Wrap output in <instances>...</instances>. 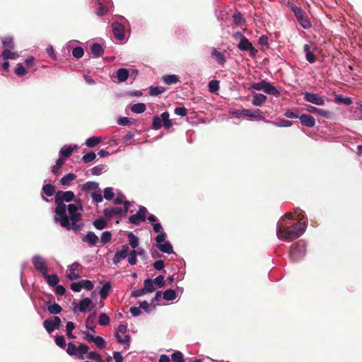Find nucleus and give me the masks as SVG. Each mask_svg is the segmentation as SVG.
<instances>
[{
	"label": "nucleus",
	"mask_w": 362,
	"mask_h": 362,
	"mask_svg": "<svg viewBox=\"0 0 362 362\" xmlns=\"http://www.w3.org/2000/svg\"><path fill=\"white\" fill-rule=\"evenodd\" d=\"M115 337L118 343L122 344L124 349L129 346L130 337L127 334V326L126 325H119L117 329Z\"/></svg>",
	"instance_id": "0eeeda50"
},
{
	"label": "nucleus",
	"mask_w": 362,
	"mask_h": 362,
	"mask_svg": "<svg viewBox=\"0 0 362 362\" xmlns=\"http://www.w3.org/2000/svg\"><path fill=\"white\" fill-rule=\"evenodd\" d=\"M267 100V96L261 93H255L253 96L252 103L255 106H261Z\"/></svg>",
	"instance_id": "c85d7f7f"
},
{
	"label": "nucleus",
	"mask_w": 362,
	"mask_h": 362,
	"mask_svg": "<svg viewBox=\"0 0 362 362\" xmlns=\"http://www.w3.org/2000/svg\"><path fill=\"white\" fill-rule=\"evenodd\" d=\"M60 323V318L59 317H54L52 319L45 320L43 325L47 332L48 333H51L54 329H59Z\"/></svg>",
	"instance_id": "ddd939ff"
},
{
	"label": "nucleus",
	"mask_w": 362,
	"mask_h": 362,
	"mask_svg": "<svg viewBox=\"0 0 362 362\" xmlns=\"http://www.w3.org/2000/svg\"><path fill=\"white\" fill-rule=\"evenodd\" d=\"M264 91L267 94L276 96H278L280 94L276 88L267 81L265 83Z\"/></svg>",
	"instance_id": "7c9ffc66"
},
{
	"label": "nucleus",
	"mask_w": 362,
	"mask_h": 362,
	"mask_svg": "<svg viewBox=\"0 0 362 362\" xmlns=\"http://www.w3.org/2000/svg\"><path fill=\"white\" fill-rule=\"evenodd\" d=\"M302 212L298 215L299 220H292L293 215L291 213L286 214V218H282L277 223L276 235L283 240H293L299 238L305 232L306 223L305 221H300L303 218L300 216Z\"/></svg>",
	"instance_id": "f257e3e1"
},
{
	"label": "nucleus",
	"mask_w": 362,
	"mask_h": 362,
	"mask_svg": "<svg viewBox=\"0 0 362 362\" xmlns=\"http://www.w3.org/2000/svg\"><path fill=\"white\" fill-rule=\"evenodd\" d=\"M98 187V184L95 182H87L82 187V189L85 192L95 191Z\"/></svg>",
	"instance_id": "4c0bfd02"
},
{
	"label": "nucleus",
	"mask_w": 362,
	"mask_h": 362,
	"mask_svg": "<svg viewBox=\"0 0 362 362\" xmlns=\"http://www.w3.org/2000/svg\"><path fill=\"white\" fill-rule=\"evenodd\" d=\"M32 263L35 269L40 272L42 276H47L48 268L47 262L44 257L38 255H34L32 257Z\"/></svg>",
	"instance_id": "9d476101"
},
{
	"label": "nucleus",
	"mask_w": 362,
	"mask_h": 362,
	"mask_svg": "<svg viewBox=\"0 0 362 362\" xmlns=\"http://www.w3.org/2000/svg\"><path fill=\"white\" fill-rule=\"evenodd\" d=\"M2 43L4 47V49H13L14 48L13 38L10 36L5 37L2 40Z\"/></svg>",
	"instance_id": "09e8293b"
},
{
	"label": "nucleus",
	"mask_w": 362,
	"mask_h": 362,
	"mask_svg": "<svg viewBox=\"0 0 362 362\" xmlns=\"http://www.w3.org/2000/svg\"><path fill=\"white\" fill-rule=\"evenodd\" d=\"M27 69H28L26 68V66H24L22 64L19 63L17 64V66L15 69L14 72L18 76H23L25 74H27Z\"/></svg>",
	"instance_id": "c03bdc74"
},
{
	"label": "nucleus",
	"mask_w": 362,
	"mask_h": 362,
	"mask_svg": "<svg viewBox=\"0 0 362 362\" xmlns=\"http://www.w3.org/2000/svg\"><path fill=\"white\" fill-rule=\"evenodd\" d=\"M92 300L88 298H84L81 299L78 305H76L74 308V312L79 310L81 312H85L91 305Z\"/></svg>",
	"instance_id": "412c9836"
},
{
	"label": "nucleus",
	"mask_w": 362,
	"mask_h": 362,
	"mask_svg": "<svg viewBox=\"0 0 362 362\" xmlns=\"http://www.w3.org/2000/svg\"><path fill=\"white\" fill-rule=\"evenodd\" d=\"M88 329H90L91 331V333L88 332H83V334H84V339L90 342H93L95 339V330L93 328H90L88 325H86Z\"/></svg>",
	"instance_id": "6e6d98bb"
},
{
	"label": "nucleus",
	"mask_w": 362,
	"mask_h": 362,
	"mask_svg": "<svg viewBox=\"0 0 362 362\" xmlns=\"http://www.w3.org/2000/svg\"><path fill=\"white\" fill-rule=\"evenodd\" d=\"M146 105L142 103L134 104L131 107L132 111L136 114L143 113L146 110Z\"/></svg>",
	"instance_id": "c9c22d12"
},
{
	"label": "nucleus",
	"mask_w": 362,
	"mask_h": 362,
	"mask_svg": "<svg viewBox=\"0 0 362 362\" xmlns=\"http://www.w3.org/2000/svg\"><path fill=\"white\" fill-rule=\"evenodd\" d=\"M76 176L74 174L69 173L64 175L60 180V183L62 185H69L71 181L75 180Z\"/></svg>",
	"instance_id": "a19ab883"
},
{
	"label": "nucleus",
	"mask_w": 362,
	"mask_h": 362,
	"mask_svg": "<svg viewBox=\"0 0 362 362\" xmlns=\"http://www.w3.org/2000/svg\"><path fill=\"white\" fill-rule=\"evenodd\" d=\"M156 287L154 285L153 281L150 279H147L144 282V289L146 291V293H151L156 290Z\"/></svg>",
	"instance_id": "f704fd0d"
},
{
	"label": "nucleus",
	"mask_w": 362,
	"mask_h": 362,
	"mask_svg": "<svg viewBox=\"0 0 362 362\" xmlns=\"http://www.w3.org/2000/svg\"><path fill=\"white\" fill-rule=\"evenodd\" d=\"M173 125L172 121L169 119L168 112H163L160 116H156L153 119V128L156 130L159 129L162 126L165 129H169Z\"/></svg>",
	"instance_id": "6e6552de"
},
{
	"label": "nucleus",
	"mask_w": 362,
	"mask_h": 362,
	"mask_svg": "<svg viewBox=\"0 0 362 362\" xmlns=\"http://www.w3.org/2000/svg\"><path fill=\"white\" fill-rule=\"evenodd\" d=\"M78 146L77 145L64 146V147H62L61 148V150L59 151V154L62 157L68 158L71 155L74 150H76V149H78Z\"/></svg>",
	"instance_id": "a878e982"
},
{
	"label": "nucleus",
	"mask_w": 362,
	"mask_h": 362,
	"mask_svg": "<svg viewBox=\"0 0 362 362\" xmlns=\"http://www.w3.org/2000/svg\"><path fill=\"white\" fill-rule=\"evenodd\" d=\"M91 197L93 200L96 203L102 202L103 200L101 190L99 188L92 192Z\"/></svg>",
	"instance_id": "49530a36"
},
{
	"label": "nucleus",
	"mask_w": 362,
	"mask_h": 362,
	"mask_svg": "<svg viewBox=\"0 0 362 362\" xmlns=\"http://www.w3.org/2000/svg\"><path fill=\"white\" fill-rule=\"evenodd\" d=\"M287 5L293 12L298 22L304 29H309L312 27V23L305 11L291 1H288Z\"/></svg>",
	"instance_id": "20e7f679"
},
{
	"label": "nucleus",
	"mask_w": 362,
	"mask_h": 362,
	"mask_svg": "<svg viewBox=\"0 0 362 362\" xmlns=\"http://www.w3.org/2000/svg\"><path fill=\"white\" fill-rule=\"evenodd\" d=\"M303 50L304 52L305 53L306 59L311 64L315 63L317 60V58L313 54V50L311 49V45L308 44L304 45Z\"/></svg>",
	"instance_id": "393cba45"
},
{
	"label": "nucleus",
	"mask_w": 362,
	"mask_h": 362,
	"mask_svg": "<svg viewBox=\"0 0 362 362\" xmlns=\"http://www.w3.org/2000/svg\"><path fill=\"white\" fill-rule=\"evenodd\" d=\"M42 190L43 192L48 197L52 196L55 192V188L51 184L44 185Z\"/></svg>",
	"instance_id": "8fccbe9b"
},
{
	"label": "nucleus",
	"mask_w": 362,
	"mask_h": 362,
	"mask_svg": "<svg viewBox=\"0 0 362 362\" xmlns=\"http://www.w3.org/2000/svg\"><path fill=\"white\" fill-rule=\"evenodd\" d=\"M163 293V298L167 301L173 300L176 298L177 294L173 289H168Z\"/></svg>",
	"instance_id": "e433bc0d"
},
{
	"label": "nucleus",
	"mask_w": 362,
	"mask_h": 362,
	"mask_svg": "<svg viewBox=\"0 0 362 362\" xmlns=\"http://www.w3.org/2000/svg\"><path fill=\"white\" fill-rule=\"evenodd\" d=\"M211 56L216 59L217 63L220 65H223L226 62V57L221 52L218 51L215 48H214L211 52Z\"/></svg>",
	"instance_id": "bb28decb"
},
{
	"label": "nucleus",
	"mask_w": 362,
	"mask_h": 362,
	"mask_svg": "<svg viewBox=\"0 0 362 362\" xmlns=\"http://www.w3.org/2000/svg\"><path fill=\"white\" fill-rule=\"evenodd\" d=\"M80 281H81L82 288H86L88 291H90L94 287V284H93V282L89 280L82 279Z\"/></svg>",
	"instance_id": "0e129e2a"
},
{
	"label": "nucleus",
	"mask_w": 362,
	"mask_h": 362,
	"mask_svg": "<svg viewBox=\"0 0 362 362\" xmlns=\"http://www.w3.org/2000/svg\"><path fill=\"white\" fill-rule=\"evenodd\" d=\"M77 356L79 359H83V355L88 354V347L86 345L81 344L77 346Z\"/></svg>",
	"instance_id": "79ce46f5"
},
{
	"label": "nucleus",
	"mask_w": 362,
	"mask_h": 362,
	"mask_svg": "<svg viewBox=\"0 0 362 362\" xmlns=\"http://www.w3.org/2000/svg\"><path fill=\"white\" fill-rule=\"evenodd\" d=\"M166 234L158 235L155 240L156 242L157 248L162 252L171 254L173 253V246L169 241H166Z\"/></svg>",
	"instance_id": "1a4fd4ad"
},
{
	"label": "nucleus",
	"mask_w": 362,
	"mask_h": 362,
	"mask_svg": "<svg viewBox=\"0 0 362 362\" xmlns=\"http://www.w3.org/2000/svg\"><path fill=\"white\" fill-rule=\"evenodd\" d=\"M75 195L72 191H58L55 194L54 202L57 205L54 209V221L59 223L61 226H69L65 218V209L66 205L64 202H70L74 199Z\"/></svg>",
	"instance_id": "7ed1b4c3"
},
{
	"label": "nucleus",
	"mask_w": 362,
	"mask_h": 362,
	"mask_svg": "<svg viewBox=\"0 0 362 362\" xmlns=\"http://www.w3.org/2000/svg\"><path fill=\"white\" fill-rule=\"evenodd\" d=\"M98 8H96V13L98 16H103L107 13L108 8V4L110 3V0H96Z\"/></svg>",
	"instance_id": "4be33fe9"
},
{
	"label": "nucleus",
	"mask_w": 362,
	"mask_h": 362,
	"mask_svg": "<svg viewBox=\"0 0 362 362\" xmlns=\"http://www.w3.org/2000/svg\"><path fill=\"white\" fill-rule=\"evenodd\" d=\"M130 206L129 202H125L124 205L115 206L113 207L106 208L104 209L105 216L108 218H112L116 215L124 216Z\"/></svg>",
	"instance_id": "423d86ee"
},
{
	"label": "nucleus",
	"mask_w": 362,
	"mask_h": 362,
	"mask_svg": "<svg viewBox=\"0 0 362 362\" xmlns=\"http://www.w3.org/2000/svg\"><path fill=\"white\" fill-rule=\"evenodd\" d=\"M148 221L152 224L153 230L158 235L166 234L163 229L161 224L158 222V218L153 214H151L147 217Z\"/></svg>",
	"instance_id": "a211bd4d"
},
{
	"label": "nucleus",
	"mask_w": 362,
	"mask_h": 362,
	"mask_svg": "<svg viewBox=\"0 0 362 362\" xmlns=\"http://www.w3.org/2000/svg\"><path fill=\"white\" fill-rule=\"evenodd\" d=\"M93 343H94L99 349H103L106 346L105 341L99 336L95 337Z\"/></svg>",
	"instance_id": "680f3d73"
},
{
	"label": "nucleus",
	"mask_w": 362,
	"mask_h": 362,
	"mask_svg": "<svg viewBox=\"0 0 362 362\" xmlns=\"http://www.w3.org/2000/svg\"><path fill=\"white\" fill-rule=\"evenodd\" d=\"M79 43V42L78 40H70L68 42H66V44L65 45L64 47V52H66V50L67 51V52H69L71 49H74V47H76L77 45Z\"/></svg>",
	"instance_id": "864d4df0"
},
{
	"label": "nucleus",
	"mask_w": 362,
	"mask_h": 362,
	"mask_svg": "<svg viewBox=\"0 0 362 362\" xmlns=\"http://www.w3.org/2000/svg\"><path fill=\"white\" fill-rule=\"evenodd\" d=\"M238 48L242 51L249 52L251 57L256 56L257 53V50L253 47L247 37H244L243 40L239 42Z\"/></svg>",
	"instance_id": "9b49d317"
},
{
	"label": "nucleus",
	"mask_w": 362,
	"mask_h": 362,
	"mask_svg": "<svg viewBox=\"0 0 362 362\" xmlns=\"http://www.w3.org/2000/svg\"><path fill=\"white\" fill-rule=\"evenodd\" d=\"M242 114L245 116L253 117L259 120H263L268 122V121H267L265 118L260 114L259 110H252L250 109H243Z\"/></svg>",
	"instance_id": "aec40b11"
},
{
	"label": "nucleus",
	"mask_w": 362,
	"mask_h": 362,
	"mask_svg": "<svg viewBox=\"0 0 362 362\" xmlns=\"http://www.w3.org/2000/svg\"><path fill=\"white\" fill-rule=\"evenodd\" d=\"M98 322L100 326H107L110 323V318L105 313H101L99 315Z\"/></svg>",
	"instance_id": "3c124183"
},
{
	"label": "nucleus",
	"mask_w": 362,
	"mask_h": 362,
	"mask_svg": "<svg viewBox=\"0 0 362 362\" xmlns=\"http://www.w3.org/2000/svg\"><path fill=\"white\" fill-rule=\"evenodd\" d=\"M115 196V193L113 192V188L112 187H106L104 189V198L107 200H111L113 199Z\"/></svg>",
	"instance_id": "69168bd1"
},
{
	"label": "nucleus",
	"mask_w": 362,
	"mask_h": 362,
	"mask_svg": "<svg viewBox=\"0 0 362 362\" xmlns=\"http://www.w3.org/2000/svg\"><path fill=\"white\" fill-rule=\"evenodd\" d=\"M112 238V234L109 231H105L102 233L100 237V241L103 244L107 243Z\"/></svg>",
	"instance_id": "338daca9"
},
{
	"label": "nucleus",
	"mask_w": 362,
	"mask_h": 362,
	"mask_svg": "<svg viewBox=\"0 0 362 362\" xmlns=\"http://www.w3.org/2000/svg\"><path fill=\"white\" fill-rule=\"evenodd\" d=\"M91 53L96 57L101 56L103 54L104 49L103 47L98 43L93 44L90 47Z\"/></svg>",
	"instance_id": "72a5a7b5"
},
{
	"label": "nucleus",
	"mask_w": 362,
	"mask_h": 362,
	"mask_svg": "<svg viewBox=\"0 0 362 362\" xmlns=\"http://www.w3.org/2000/svg\"><path fill=\"white\" fill-rule=\"evenodd\" d=\"M163 80L166 84L171 85L179 81V76L177 75H165L163 77Z\"/></svg>",
	"instance_id": "ea45409f"
},
{
	"label": "nucleus",
	"mask_w": 362,
	"mask_h": 362,
	"mask_svg": "<svg viewBox=\"0 0 362 362\" xmlns=\"http://www.w3.org/2000/svg\"><path fill=\"white\" fill-rule=\"evenodd\" d=\"M101 142V139L98 136H92L86 139V144L89 148H93Z\"/></svg>",
	"instance_id": "58836bf2"
},
{
	"label": "nucleus",
	"mask_w": 362,
	"mask_h": 362,
	"mask_svg": "<svg viewBox=\"0 0 362 362\" xmlns=\"http://www.w3.org/2000/svg\"><path fill=\"white\" fill-rule=\"evenodd\" d=\"M46 280L49 286H55L59 281V277L56 274L49 275L48 272L47 276H42Z\"/></svg>",
	"instance_id": "473e14b6"
},
{
	"label": "nucleus",
	"mask_w": 362,
	"mask_h": 362,
	"mask_svg": "<svg viewBox=\"0 0 362 362\" xmlns=\"http://www.w3.org/2000/svg\"><path fill=\"white\" fill-rule=\"evenodd\" d=\"M305 244L302 240L294 243L291 247L289 254L291 261L293 262L300 261L305 255Z\"/></svg>",
	"instance_id": "39448f33"
},
{
	"label": "nucleus",
	"mask_w": 362,
	"mask_h": 362,
	"mask_svg": "<svg viewBox=\"0 0 362 362\" xmlns=\"http://www.w3.org/2000/svg\"><path fill=\"white\" fill-rule=\"evenodd\" d=\"M12 49H4L1 56L5 59H16L19 57V54L11 50Z\"/></svg>",
	"instance_id": "cd10ccee"
},
{
	"label": "nucleus",
	"mask_w": 362,
	"mask_h": 362,
	"mask_svg": "<svg viewBox=\"0 0 362 362\" xmlns=\"http://www.w3.org/2000/svg\"><path fill=\"white\" fill-rule=\"evenodd\" d=\"M129 252V246L124 245L119 251H117L114 255L112 261L115 264L119 263L121 260L127 257Z\"/></svg>",
	"instance_id": "6ab92c4d"
},
{
	"label": "nucleus",
	"mask_w": 362,
	"mask_h": 362,
	"mask_svg": "<svg viewBox=\"0 0 362 362\" xmlns=\"http://www.w3.org/2000/svg\"><path fill=\"white\" fill-rule=\"evenodd\" d=\"M141 251L139 252H137L136 250H133L132 251H131L128 255V262L131 264V265H134L136 264V255L137 254H141Z\"/></svg>",
	"instance_id": "a18cd8bd"
},
{
	"label": "nucleus",
	"mask_w": 362,
	"mask_h": 362,
	"mask_svg": "<svg viewBox=\"0 0 362 362\" xmlns=\"http://www.w3.org/2000/svg\"><path fill=\"white\" fill-rule=\"evenodd\" d=\"M209 89L211 93L216 92L219 88V81L216 80H212L209 83Z\"/></svg>",
	"instance_id": "bf43d9fd"
},
{
	"label": "nucleus",
	"mask_w": 362,
	"mask_h": 362,
	"mask_svg": "<svg viewBox=\"0 0 362 362\" xmlns=\"http://www.w3.org/2000/svg\"><path fill=\"white\" fill-rule=\"evenodd\" d=\"M112 290V286L110 282L105 283L101 289L100 290V295L101 299H105L109 295L110 292Z\"/></svg>",
	"instance_id": "2f4dec72"
},
{
	"label": "nucleus",
	"mask_w": 362,
	"mask_h": 362,
	"mask_svg": "<svg viewBox=\"0 0 362 362\" xmlns=\"http://www.w3.org/2000/svg\"><path fill=\"white\" fill-rule=\"evenodd\" d=\"M81 268V266L77 263L74 262L72 264H71L66 272V276L67 278L69 280H74L77 279L80 277V269Z\"/></svg>",
	"instance_id": "2eb2a0df"
},
{
	"label": "nucleus",
	"mask_w": 362,
	"mask_h": 362,
	"mask_svg": "<svg viewBox=\"0 0 362 362\" xmlns=\"http://www.w3.org/2000/svg\"><path fill=\"white\" fill-rule=\"evenodd\" d=\"M64 162H65V158H58L56 162V165L52 168V173L55 175H57L59 173V169L64 163Z\"/></svg>",
	"instance_id": "052dcab7"
},
{
	"label": "nucleus",
	"mask_w": 362,
	"mask_h": 362,
	"mask_svg": "<svg viewBox=\"0 0 362 362\" xmlns=\"http://www.w3.org/2000/svg\"><path fill=\"white\" fill-rule=\"evenodd\" d=\"M154 283L155 286L157 288H162L165 284L164 276L159 275L152 280Z\"/></svg>",
	"instance_id": "13d9d810"
},
{
	"label": "nucleus",
	"mask_w": 362,
	"mask_h": 362,
	"mask_svg": "<svg viewBox=\"0 0 362 362\" xmlns=\"http://www.w3.org/2000/svg\"><path fill=\"white\" fill-rule=\"evenodd\" d=\"M147 209L141 206L139 208V210L134 215L131 216L129 217V221L130 223L139 225L141 223V222L144 221L146 218V214H147Z\"/></svg>",
	"instance_id": "f8f14e48"
},
{
	"label": "nucleus",
	"mask_w": 362,
	"mask_h": 362,
	"mask_svg": "<svg viewBox=\"0 0 362 362\" xmlns=\"http://www.w3.org/2000/svg\"><path fill=\"white\" fill-rule=\"evenodd\" d=\"M304 100L317 105H323L325 103V100L322 97L313 93H305L304 94Z\"/></svg>",
	"instance_id": "dca6fc26"
},
{
	"label": "nucleus",
	"mask_w": 362,
	"mask_h": 362,
	"mask_svg": "<svg viewBox=\"0 0 362 362\" xmlns=\"http://www.w3.org/2000/svg\"><path fill=\"white\" fill-rule=\"evenodd\" d=\"M83 207L81 199H77L73 204H69L65 209V219L69 226H62L66 230H72L77 233L82 228V225L78 222L81 220Z\"/></svg>",
	"instance_id": "f03ea898"
},
{
	"label": "nucleus",
	"mask_w": 362,
	"mask_h": 362,
	"mask_svg": "<svg viewBox=\"0 0 362 362\" xmlns=\"http://www.w3.org/2000/svg\"><path fill=\"white\" fill-rule=\"evenodd\" d=\"M131 74H136V71L134 69L130 71L124 68L119 69L116 73L118 82L122 83L126 81Z\"/></svg>",
	"instance_id": "f3484780"
},
{
	"label": "nucleus",
	"mask_w": 362,
	"mask_h": 362,
	"mask_svg": "<svg viewBox=\"0 0 362 362\" xmlns=\"http://www.w3.org/2000/svg\"><path fill=\"white\" fill-rule=\"evenodd\" d=\"M105 165L95 166L91 169V173L93 175H99L105 170Z\"/></svg>",
	"instance_id": "774afa93"
},
{
	"label": "nucleus",
	"mask_w": 362,
	"mask_h": 362,
	"mask_svg": "<svg viewBox=\"0 0 362 362\" xmlns=\"http://www.w3.org/2000/svg\"><path fill=\"white\" fill-rule=\"evenodd\" d=\"M233 22L236 25H243L245 23V19L243 18L240 12L237 11L233 15Z\"/></svg>",
	"instance_id": "37998d69"
},
{
	"label": "nucleus",
	"mask_w": 362,
	"mask_h": 362,
	"mask_svg": "<svg viewBox=\"0 0 362 362\" xmlns=\"http://www.w3.org/2000/svg\"><path fill=\"white\" fill-rule=\"evenodd\" d=\"M47 310L51 314H58L62 311V308L57 303H53L47 306Z\"/></svg>",
	"instance_id": "603ef678"
},
{
	"label": "nucleus",
	"mask_w": 362,
	"mask_h": 362,
	"mask_svg": "<svg viewBox=\"0 0 362 362\" xmlns=\"http://www.w3.org/2000/svg\"><path fill=\"white\" fill-rule=\"evenodd\" d=\"M305 109L309 112L316 113L325 117H327L329 116L328 111L317 108L312 105H307Z\"/></svg>",
	"instance_id": "c756f323"
},
{
	"label": "nucleus",
	"mask_w": 362,
	"mask_h": 362,
	"mask_svg": "<svg viewBox=\"0 0 362 362\" xmlns=\"http://www.w3.org/2000/svg\"><path fill=\"white\" fill-rule=\"evenodd\" d=\"M83 241L88 243L90 246H93L98 243L99 238L93 232L90 231L83 238Z\"/></svg>",
	"instance_id": "b1692460"
},
{
	"label": "nucleus",
	"mask_w": 362,
	"mask_h": 362,
	"mask_svg": "<svg viewBox=\"0 0 362 362\" xmlns=\"http://www.w3.org/2000/svg\"><path fill=\"white\" fill-rule=\"evenodd\" d=\"M334 101L336 103H344L345 105H351V103H352V100L349 97H343L342 95H337L336 96L335 99H334Z\"/></svg>",
	"instance_id": "5fc2aeb1"
},
{
	"label": "nucleus",
	"mask_w": 362,
	"mask_h": 362,
	"mask_svg": "<svg viewBox=\"0 0 362 362\" xmlns=\"http://www.w3.org/2000/svg\"><path fill=\"white\" fill-rule=\"evenodd\" d=\"M128 238L129 241V245L132 246V247L134 249L138 247L139 241V238L136 236H135L132 233H129L128 234Z\"/></svg>",
	"instance_id": "de8ad7c7"
},
{
	"label": "nucleus",
	"mask_w": 362,
	"mask_h": 362,
	"mask_svg": "<svg viewBox=\"0 0 362 362\" xmlns=\"http://www.w3.org/2000/svg\"><path fill=\"white\" fill-rule=\"evenodd\" d=\"M84 51L83 49L81 47H74V49L72 50V54L74 57L77 59H80L83 56Z\"/></svg>",
	"instance_id": "e2e57ef3"
},
{
	"label": "nucleus",
	"mask_w": 362,
	"mask_h": 362,
	"mask_svg": "<svg viewBox=\"0 0 362 362\" xmlns=\"http://www.w3.org/2000/svg\"><path fill=\"white\" fill-rule=\"evenodd\" d=\"M272 123L274 125L280 127H291L292 125V122L291 121L284 119H279L278 122H272Z\"/></svg>",
	"instance_id": "4d7b16f0"
},
{
	"label": "nucleus",
	"mask_w": 362,
	"mask_h": 362,
	"mask_svg": "<svg viewBox=\"0 0 362 362\" xmlns=\"http://www.w3.org/2000/svg\"><path fill=\"white\" fill-rule=\"evenodd\" d=\"M300 123L308 127H313L315 125V119L313 117L303 114L299 117Z\"/></svg>",
	"instance_id": "5701e85b"
},
{
	"label": "nucleus",
	"mask_w": 362,
	"mask_h": 362,
	"mask_svg": "<svg viewBox=\"0 0 362 362\" xmlns=\"http://www.w3.org/2000/svg\"><path fill=\"white\" fill-rule=\"evenodd\" d=\"M112 27L114 36L117 40H122L125 38V29L122 23L115 22L112 23Z\"/></svg>",
	"instance_id": "4468645a"
}]
</instances>
